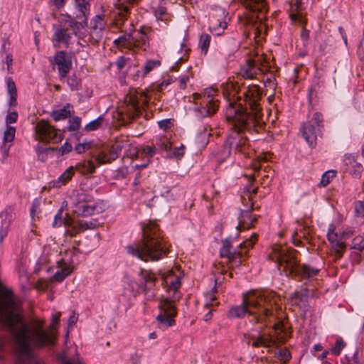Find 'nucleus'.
Here are the masks:
<instances>
[{
	"label": "nucleus",
	"instance_id": "774afa93",
	"mask_svg": "<svg viewBox=\"0 0 364 364\" xmlns=\"http://www.w3.org/2000/svg\"><path fill=\"white\" fill-rule=\"evenodd\" d=\"M109 154V159H113L114 161L118 158L119 155V152L117 151V150H114V148L111 146V147L108 150Z\"/></svg>",
	"mask_w": 364,
	"mask_h": 364
},
{
	"label": "nucleus",
	"instance_id": "f3484780",
	"mask_svg": "<svg viewBox=\"0 0 364 364\" xmlns=\"http://www.w3.org/2000/svg\"><path fill=\"white\" fill-rule=\"evenodd\" d=\"M250 297H244L242 304L232 307L229 310V316L231 318H242L247 312L253 314V312L249 309V306H254L255 308H258L259 314L264 315L266 317L269 316L272 314V312L266 307L262 306L259 301H250L248 300Z\"/></svg>",
	"mask_w": 364,
	"mask_h": 364
},
{
	"label": "nucleus",
	"instance_id": "c9c22d12",
	"mask_svg": "<svg viewBox=\"0 0 364 364\" xmlns=\"http://www.w3.org/2000/svg\"><path fill=\"white\" fill-rule=\"evenodd\" d=\"M336 176V171L333 170H329L326 171L321 177L320 185L323 187H326L330 183L331 180Z\"/></svg>",
	"mask_w": 364,
	"mask_h": 364
},
{
	"label": "nucleus",
	"instance_id": "052dcab7",
	"mask_svg": "<svg viewBox=\"0 0 364 364\" xmlns=\"http://www.w3.org/2000/svg\"><path fill=\"white\" fill-rule=\"evenodd\" d=\"M90 148V144H78L76 146H75V151L78 153V154H82L83 152H85L87 149H88Z\"/></svg>",
	"mask_w": 364,
	"mask_h": 364
},
{
	"label": "nucleus",
	"instance_id": "393cba45",
	"mask_svg": "<svg viewBox=\"0 0 364 364\" xmlns=\"http://www.w3.org/2000/svg\"><path fill=\"white\" fill-rule=\"evenodd\" d=\"M301 131L305 141L310 146L314 147L316 144V134L321 131H317V127L311 124V122H307L302 124Z\"/></svg>",
	"mask_w": 364,
	"mask_h": 364
},
{
	"label": "nucleus",
	"instance_id": "6e6d98bb",
	"mask_svg": "<svg viewBox=\"0 0 364 364\" xmlns=\"http://www.w3.org/2000/svg\"><path fill=\"white\" fill-rule=\"evenodd\" d=\"M63 223V210H60L58 213L55 215L54 221H53V227L60 226Z\"/></svg>",
	"mask_w": 364,
	"mask_h": 364
},
{
	"label": "nucleus",
	"instance_id": "6e6552de",
	"mask_svg": "<svg viewBox=\"0 0 364 364\" xmlns=\"http://www.w3.org/2000/svg\"><path fill=\"white\" fill-rule=\"evenodd\" d=\"M87 26V22L80 23L75 21L70 16L64 22L56 26H54V33L52 36V42L55 48H60L61 46L68 47L71 43L73 36H77L82 38L80 30Z\"/></svg>",
	"mask_w": 364,
	"mask_h": 364
},
{
	"label": "nucleus",
	"instance_id": "a878e982",
	"mask_svg": "<svg viewBox=\"0 0 364 364\" xmlns=\"http://www.w3.org/2000/svg\"><path fill=\"white\" fill-rule=\"evenodd\" d=\"M304 0H289V18L292 21H302V16L300 14L303 9Z\"/></svg>",
	"mask_w": 364,
	"mask_h": 364
},
{
	"label": "nucleus",
	"instance_id": "f257e3e1",
	"mask_svg": "<svg viewBox=\"0 0 364 364\" xmlns=\"http://www.w3.org/2000/svg\"><path fill=\"white\" fill-rule=\"evenodd\" d=\"M14 298L0 297V323L7 328L15 338L17 354L15 364H26L23 358H27L30 364H43L33 353L32 346L42 348L54 345L55 336L40 328L32 331L16 309Z\"/></svg>",
	"mask_w": 364,
	"mask_h": 364
},
{
	"label": "nucleus",
	"instance_id": "c85d7f7f",
	"mask_svg": "<svg viewBox=\"0 0 364 364\" xmlns=\"http://www.w3.org/2000/svg\"><path fill=\"white\" fill-rule=\"evenodd\" d=\"M71 108L72 106L70 104H67L63 108L53 111L51 117L55 122L65 119L70 116Z\"/></svg>",
	"mask_w": 364,
	"mask_h": 364
},
{
	"label": "nucleus",
	"instance_id": "58836bf2",
	"mask_svg": "<svg viewBox=\"0 0 364 364\" xmlns=\"http://www.w3.org/2000/svg\"><path fill=\"white\" fill-rule=\"evenodd\" d=\"M336 227L334 225L331 224L328 227L327 237L331 244L335 242L342 238V236H339L335 231Z\"/></svg>",
	"mask_w": 364,
	"mask_h": 364
},
{
	"label": "nucleus",
	"instance_id": "7c9ffc66",
	"mask_svg": "<svg viewBox=\"0 0 364 364\" xmlns=\"http://www.w3.org/2000/svg\"><path fill=\"white\" fill-rule=\"evenodd\" d=\"M154 16L158 21H164L167 23L171 21V17L167 13L166 9L164 6H158L154 10Z\"/></svg>",
	"mask_w": 364,
	"mask_h": 364
},
{
	"label": "nucleus",
	"instance_id": "9d476101",
	"mask_svg": "<svg viewBox=\"0 0 364 364\" xmlns=\"http://www.w3.org/2000/svg\"><path fill=\"white\" fill-rule=\"evenodd\" d=\"M241 4L249 12L255 16H247L242 23L247 26L255 28V34L260 32L259 26H265L266 14L268 12V5L266 0H240Z\"/></svg>",
	"mask_w": 364,
	"mask_h": 364
},
{
	"label": "nucleus",
	"instance_id": "864d4df0",
	"mask_svg": "<svg viewBox=\"0 0 364 364\" xmlns=\"http://www.w3.org/2000/svg\"><path fill=\"white\" fill-rule=\"evenodd\" d=\"M117 9L119 10L118 14L122 17V18H124L126 15L129 11V6L123 4H119Z\"/></svg>",
	"mask_w": 364,
	"mask_h": 364
},
{
	"label": "nucleus",
	"instance_id": "9b49d317",
	"mask_svg": "<svg viewBox=\"0 0 364 364\" xmlns=\"http://www.w3.org/2000/svg\"><path fill=\"white\" fill-rule=\"evenodd\" d=\"M216 92L217 90L215 89L208 88L201 94L195 93L193 95L195 104H199V107L196 110L200 117H211L217 112L219 107V101L214 97Z\"/></svg>",
	"mask_w": 364,
	"mask_h": 364
},
{
	"label": "nucleus",
	"instance_id": "ea45409f",
	"mask_svg": "<svg viewBox=\"0 0 364 364\" xmlns=\"http://www.w3.org/2000/svg\"><path fill=\"white\" fill-rule=\"evenodd\" d=\"M352 248L359 252H364V237L363 236H357L352 241Z\"/></svg>",
	"mask_w": 364,
	"mask_h": 364
},
{
	"label": "nucleus",
	"instance_id": "473e14b6",
	"mask_svg": "<svg viewBox=\"0 0 364 364\" xmlns=\"http://www.w3.org/2000/svg\"><path fill=\"white\" fill-rule=\"evenodd\" d=\"M211 37L209 34L203 33L200 36L199 41V47L201 50V52L204 54H206L208 50V48L210 46Z\"/></svg>",
	"mask_w": 364,
	"mask_h": 364
},
{
	"label": "nucleus",
	"instance_id": "09e8293b",
	"mask_svg": "<svg viewBox=\"0 0 364 364\" xmlns=\"http://www.w3.org/2000/svg\"><path fill=\"white\" fill-rule=\"evenodd\" d=\"M156 146L155 144L151 146H146L142 149V154H144L148 158L152 157L156 152Z\"/></svg>",
	"mask_w": 364,
	"mask_h": 364
},
{
	"label": "nucleus",
	"instance_id": "49530a36",
	"mask_svg": "<svg viewBox=\"0 0 364 364\" xmlns=\"http://www.w3.org/2000/svg\"><path fill=\"white\" fill-rule=\"evenodd\" d=\"M355 214L357 217L364 218V200H357L354 203Z\"/></svg>",
	"mask_w": 364,
	"mask_h": 364
},
{
	"label": "nucleus",
	"instance_id": "e433bc0d",
	"mask_svg": "<svg viewBox=\"0 0 364 364\" xmlns=\"http://www.w3.org/2000/svg\"><path fill=\"white\" fill-rule=\"evenodd\" d=\"M309 122L317 127V131H321L323 128V117L320 112H315Z\"/></svg>",
	"mask_w": 364,
	"mask_h": 364
},
{
	"label": "nucleus",
	"instance_id": "2f4dec72",
	"mask_svg": "<svg viewBox=\"0 0 364 364\" xmlns=\"http://www.w3.org/2000/svg\"><path fill=\"white\" fill-rule=\"evenodd\" d=\"M161 65V61L159 60H148L143 66V74L142 77H146L151 71L154 68H158Z\"/></svg>",
	"mask_w": 364,
	"mask_h": 364
},
{
	"label": "nucleus",
	"instance_id": "b1692460",
	"mask_svg": "<svg viewBox=\"0 0 364 364\" xmlns=\"http://www.w3.org/2000/svg\"><path fill=\"white\" fill-rule=\"evenodd\" d=\"M346 169L355 178H360L363 171V165L357 161L355 155L347 154L344 156Z\"/></svg>",
	"mask_w": 364,
	"mask_h": 364
},
{
	"label": "nucleus",
	"instance_id": "1a4fd4ad",
	"mask_svg": "<svg viewBox=\"0 0 364 364\" xmlns=\"http://www.w3.org/2000/svg\"><path fill=\"white\" fill-rule=\"evenodd\" d=\"M257 240V235L254 233L249 239L238 245L237 249H234L230 242L225 240L220 251V256L226 258L232 267H239L245 261L249 249L252 247Z\"/></svg>",
	"mask_w": 364,
	"mask_h": 364
},
{
	"label": "nucleus",
	"instance_id": "5fc2aeb1",
	"mask_svg": "<svg viewBox=\"0 0 364 364\" xmlns=\"http://www.w3.org/2000/svg\"><path fill=\"white\" fill-rule=\"evenodd\" d=\"M159 127L166 131V129H169L172 124H173V122H172V120L171 119H163V120H161L159 122Z\"/></svg>",
	"mask_w": 364,
	"mask_h": 364
},
{
	"label": "nucleus",
	"instance_id": "69168bd1",
	"mask_svg": "<svg viewBox=\"0 0 364 364\" xmlns=\"http://www.w3.org/2000/svg\"><path fill=\"white\" fill-rule=\"evenodd\" d=\"M1 154H2V157L1 159V161L2 163H4L9 155V148H7L4 146L1 148Z\"/></svg>",
	"mask_w": 364,
	"mask_h": 364
},
{
	"label": "nucleus",
	"instance_id": "f03ea898",
	"mask_svg": "<svg viewBox=\"0 0 364 364\" xmlns=\"http://www.w3.org/2000/svg\"><path fill=\"white\" fill-rule=\"evenodd\" d=\"M226 118L231 123L232 132L224 144V156L228 157L233 153L235 155L247 157L249 142L247 136H243L242 132L248 131L250 133H259L263 127L259 122L261 116H247L240 110L230 108L226 111Z\"/></svg>",
	"mask_w": 364,
	"mask_h": 364
},
{
	"label": "nucleus",
	"instance_id": "7ed1b4c3",
	"mask_svg": "<svg viewBox=\"0 0 364 364\" xmlns=\"http://www.w3.org/2000/svg\"><path fill=\"white\" fill-rule=\"evenodd\" d=\"M225 98L229 102L230 108L255 117L262 116L259 100L261 92L257 85H245L238 82L228 81L221 86Z\"/></svg>",
	"mask_w": 364,
	"mask_h": 364
},
{
	"label": "nucleus",
	"instance_id": "a211bd4d",
	"mask_svg": "<svg viewBox=\"0 0 364 364\" xmlns=\"http://www.w3.org/2000/svg\"><path fill=\"white\" fill-rule=\"evenodd\" d=\"M248 343L254 347L264 346L268 348L272 343V338L269 334L262 332V326H256L251 329L247 334Z\"/></svg>",
	"mask_w": 364,
	"mask_h": 364
},
{
	"label": "nucleus",
	"instance_id": "20e7f679",
	"mask_svg": "<svg viewBox=\"0 0 364 364\" xmlns=\"http://www.w3.org/2000/svg\"><path fill=\"white\" fill-rule=\"evenodd\" d=\"M168 247L157 223L149 222L143 228L142 242L128 246L127 251L141 260L156 261L167 255Z\"/></svg>",
	"mask_w": 364,
	"mask_h": 364
},
{
	"label": "nucleus",
	"instance_id": "dca6fc26",
	"mask_svg": "<svg viewBox=\"0 0 364 364\" xmlns=\"http://www.w3.org/2000/svg\"><path fill=\"white\" fill-rule=\"evenodd\" d=\"M159 314L156 316V321L161 326L170 327L174 325L173 317L176 315V309L173 302L166 297L160 301Z\"/></svg>",
	"mask_w": 364,
	"mask_h": 364
},
{
	"label": "nucleus",
	"instance_id": "680f3d73",
	"mask_svg": "<svg viewBox=\"0 0 364 364\" xmlns=\"http://www.w3.org/2000/svg\"><path fill=\"white\" fill-rule=\"evenodd\" d=\"M189 81L188 75H183L179 79V87L182 90H185L186 88L187 82Z\"/></svg>",
	"mask_w": 364,
	"mask_h": 364
},
{
	"label": "nucleus",
	"instance_id": "423d86ee",
	"mask_svg": "<svg viewBox=\"0 0 364 364\" xmlns=\"http://www.w3.org/2000/svg\"><path fill=\"white\" fill-rule=\"evenodd\" d=\"M274 72L270 58L264 53L257 54L253 58L247 59L246 63L240 69V74L242 78L249 80L257 78L259 75L269 73L270 76L267 78L264 77L262 80L267 90L269 88L272 92L275 90L277 86L275 78L273 76Z\"/></svg>",
	"mask_w": 364,
	"mask_h": 364
},
{
	"label": "nucleus",
	"instance_id": "bb28decb",
	"mask_svg": "<svg viewBox=\"0 0 364 364\" xmlns=\"http://www.w3.org/2000/svg\"><path fill=\"white\" fill-rule=\"evenodd\" d=\"M74 166L68 167L58 178L54 181V185L56 187H60L61 186L65 185L68 183L73 177L75 174Z\"/></svg>",
	"mask_w": 364,
	"mask_h": 364
},
{
	"label": "nucleus",
	"instance_id": "72a5a7b5",
	"mask_svg": "<svg viewBox=\"0 0 364 364\" xmlns=\"http://www.w3.org/2000/svg\"><path fill=\"white\" fill-rule=\"evenodd\" d=\"M76 7L78 11L81 13V14L85 18V20L83 21L87 22V15L88 14V11L90 9V4L85 0H75Z\"/></svg>",
	"mask_w": 364,
	"mask_h": 364
},
{
	"label": "nucleus",
	"instance_id": "412c9836",
	"mask_svg": "<svg viewBox=\"0 0 364 364\" xmlns=\"http://www.w3.org/2000/svg\"><path fill=\"white\" fill-rule=\"evenodd\" d=\"M225 11L223 9H217L214 11L210 18V29L216 35H220L227 27V23L224 20Z\"/></svg>",
	"mask_w": 364,
	"mask_h": 364
},
{
	"label": "nucleus",
	"instance_id": "bf43d9fd",
	"mask_svg": "<svg viewBox=\"0 0 364 364\" xmlns=\"http://www.w3.org/2000/svg\"><path fill=\"white\" fill-rule=\"evenodd\" d=\"M278 357L282 360H288L291 358L290 353L286 350H280L277 353Z\"/></svg>",
	"mask_w": 364,
	"mask_h": 364
},
{
	"label": "nucleus",
	"instance_id": "f8f14e48",
	"mask_svg": "<svg viewBox=\"0 0 364 364\" xmlns=\"http://www.w3.org/2000/svg\"><path fill=\"white\" fill-rule=\"evenodd\" d=\"M114 43L121 50H134L135 48L146 50L148 46V37L142 30H140L135 34L126 33L120 36L114 41Z\"/></svg>",
	"mask_w": 364,
	"mask_h": 364
},
{
	"label": "nucleus",
	"instance_id": "ddd939ff",
	"mask_svg": "<svg viewBox=\"0 0 364 364\" xmlns=\"http://www.w3.org/2000/svg\"><path fill=\"white\" fill-rule=\"evenodd\" d=\"M35 139L45 143H60L63 138L60 130L45 119L39 120L35 126Z\"/></svg>",
	"mask_w": 364,
	"mask_h": 364
},
{
	"label": "nucleus",
	"instance_id": "13d9d810",
	"mask_svg": "<svg viewBox=\"0 0 364 364\" xmlns=\"http://www.w3.org/2000/svg\"><path fill=\"white\" fill-rule=\"evenodd\" d=\"M185 146L181 144L179 147H176L173 151V156L177 158H181L184 155Z\"/></svg>",
	"mask_w": 364,
	"mask_h": 364
},
{
	"label": "nucleus",
	"instance_id": "a19ab883",
	"mask_svg": "<svg viewBox=\"0 0 364 364\" xmlns=\"http://www.w3.org/2000/svg\"><path fill=\"white\" fill-rule=\"evenodd\" d=\"M16 129L14 127H8L4 133L3 142H12L15 137Z\"/></svg>",
	"mask_w": 364,
	"mask_h": 364
},
{
	"label": "nucleus",
	"instance_id": "6ab92c4d",
	"mask_svg": "<svg viewBox=\"0 0 364 364\" xmlns=\"http://www.w3.org/2000/svg\"><path fill=\"white\" fill-rule=\"evenodd\" d=\"M104 18V15H96L92 19L90 23V34L87 40H85V41H89L92 44L99 42L102 37V31L106 26V21Z\"/></svg>",
	"mask_w": 364,
	"mask_h": 364
},
{
	"label": "nucleus",
	"instance_id": "4468645a",
	"mask_svg": "<svg viewBox=\"0 0 364 364\" xmlns=\"http://www.w3.org/2000/svg\"><path fill=\"white\" fill-rule=\"evenodd\" d=\"M102 211V208L97 205L94 198L89 195H79L74 206V212L81 216H90Z\"/></svg>",
	"mask_w": 364,
	"mask_h": 364
},
{
	"label": "nucleus",
	"instance_id": "aec40b11",
	"mask_svg": "<svg viewBox=\"0 0 364 364\" xmlns=\"http://www.w3.org/2000/svg\"><path fill=\"white\" fill-rule=\"evenodd\" d=\"M181 274H175L173 270H168L162 274V285L169 294H175L181 287Z\"/></svg>",
	"mask_w": 364,
	"mask_h": 364
},
{
	"label": "nucleus",
	"instance_id": "f704fd0d",
	"mask_svg": "<svg viewBox=\"0 0 364 364\" xmlns=\"http://www.w3.org/2000/svg\"><path fill=\"white\" fill-rule=\"evenodd\" d=\"M104 117L102 116L98 117L97 119L91 121L85 127V130L87 132H92L98 129L104 122Z\"/></svg>",
	"mask_w": 364,
	"mask_h": 364
},
{
	"label": "nucleus",
	"instance_id": "5701e85b",
	"mask_svg": "<svg viewBox=\"0 0 364 364\" xmlns=\"http://www.w3.org/2000/svg\"><path fill=\"white\" fill-rule=\"evenodd\" d=\"M54 60L58 65L60 77H65L72 67L71 60L66 56V53L63 50L58 51L54 56Z\"/></svg>",
	"mask_w": 364,
	"mask_h": 364
},
{
	"label": "nucleus",
	"instance_id": "4d7b16f0",
	"mask_svg": "<svg viewBox=\"0 0 364 364\" xmlns=\"http://www.w3.org/2000/svg\"><path fill=\"white\" fill-rule=\"evenodd\" d=\"M68 0H50V4L54 6L57 9H62Z\"/></svg>",
	"mask_w": 364,
	"mask_h": 364
},
{
	"label": "nucleus",
	"instance_id": "c03bdc74",
	"mask_svg": "<svg viewBox=\"0 0 364 364\" xmlns=\"http://www.w3.org/2000/svg\"><path fill=\"white\" fill-rule=\"evenodd\" d=\"M331 245L333 250L339 255V257H341L342 254L346 250V245L345 242L343 241V238L340 239L339 240L335 242H333Z\"/></svg>",
	"mask_w": 364,
	"mask_h": 364
},
{
	"label": "nucleus",
	"instance_id": "2eb2a0df",
	"mask_svg": "<svg viewBox=\"0 0 364 364\" xmlns=\"http://www.w3.org/2000/svg\"><path fill=\"white\" fill-rule=\"evenodd\" d=\"M247 196L250 202V207L245 210H242L239 216V223L237 228L238 230H247L254 227L255 223L257 221V218L256 215L252 214V210L254 209V203L252 202V194L255 195L257 192V188H253L251 186L246 188Z\"/></svg>",
	"mask_w": 364,
	"mask_h": 364
},
{
	"label": "nucleus",
	"instance_id": "0e129e2a",
	"mask_svg": "<svg viewBox=\"0 0 364 364\" xmlns=\"http://www.w3.org/2000/svg\"><path fill=\"white\" fill-rule=\"evenodd\" d=\"M127 60L124 57L120 56L117 58L116 61V65L118 68V69L122 70L124 65H126Z\"/></svg>",
	"mask_w": 364,
	"mask_h": 364
},
{
	"label": "nucleus",
	"instance_id": "8fccbe9b",
	"mask_svg": "<svg viewBox=\"0 0 364 364\" xmlns=\"http://www.w3.org/2000/svg\"><path fill=\"white\" fill-rule=\"evenodd\" d=\"M6 85H7V91H8L9 96L17 95V90H16V87L15 82L11 79L8 80Z\"/></svg>",
	"mask_w": 364,
	"mask_h": 364
},
{
	"label": "nucleus",
	"instance_id": "338daca9",
	"mask_svg": "<svg viewBox=\"0 0 364 364\" xmlns=\"http://www.w3.org/2000/svg\"><path fill=\"white\" fill-rule=\"evenodd\" d=\"M39 211V203L38 201H34L32 203L31 208V215L33 218L36 213Z\"/></svg>",
	"mask_w": 364,
	"mask_h": 364
},
{
	"label": "nucleus",
	"instance_id": "c756f323",
	"mask_svg": "<svg viewBox=\"0 0 364 364\" xmlns=\"http://www.w3.org/2000/svg\"><path fill=\"white\" fill-rule=\"evenodd\" d=\"M155 146L157 149L167 151L170 149L171 143L166 136L163 135L156 139Z\"/></svg>",
	"mask_w": 364,
	"mask_h": 364
},
{
	"label": "nucleus",
	"instance_id": "0eeeda50",
	"mask_svg": "<svg viewBox=\"0 0 364 364\" xmlns=\"http://www.w3.org/2000/svg\"><path fill=\"white\" fill-rule=\"evenodd\" d=\"M172 77L168 76L163 81L157 85H153L151 90H146L144 92H133L126 95L124 103L127 105V110L124 111L127 117L132 119L137 117L144 109L149 100L152 96L153 91L161 92L166 87L173 82Z\"/></svg>",
	"mask_w": 364,
	"mask_h": 364
},
{
	"label": "nucleus",
	"instance_id": "e2e57ef3",
	"mask_svg": "<svg viewBox=\"0 0 364 364\" xmlns=\"http://www.w3.org/2000/svg\"><path fill=\"white\" fill-rule=\"evenodd\" d=\"M358 55L360 60H364V38L360 41L358 48Z\"/></svg>",
	"mask_w": 364,
	"mask_h": 364
},
{
	"label": "nucleus",
	"instance_id": "39448f33",
	"mask_svg": "<svg viewBox=\"0 0 364 364\" xmlns=\"http://www.w3.org/2000/svg\"><path fill=\"white\" fill-rule=\"evenodd\" d=\"M298 252L286 245H274L269 258L277 262L279 269L283 271L287 276H300L302 278H310L319 272V269L309 264H299Z\"/></svg>",
	"mask_w": 364,
	"mask_h": 364
},
{
	"label": "nucleus",
	"instance_id": "603ef678",
	"mask_svg": "<svg viewBox=\"0 0 364 364\" xmlns=\"http://www.w3.org/2000/svg\"><path fill=\"white\" fill-rule=\"evenodd\" d=\"M18 113L17 112H9L6 117V124H14L16 123L18 119Z\"/></svg>",
	"mask_w": 364,
	"mask_h": 364
},
{
	"label": "nucleus",
	"instance_id": "3c124183",
	"mask_svg": "<svg viewBox=\"0 0 364 364\" xmlns=\"http://www.w3.org/2000/svg\"><path fill=\"white\" fill-rule=\"evenodd\" d=\"M12 289L6 287L0 281V296H13Z\"/></svg>",
	"mask_w": 364,
	"mask_h": 364
},
{
	"label": "nucleus",
	"instance_id": "cd10ccee",
	"mask_svg": "<svg viewBox=\"0 0 364 364\" xmlns=\"http://www.w3.org/2000/svg\"><path fill=\"white\" fill-rule=\"evenodd\" d=\"M74 168L82 174H88L95 172V166L92 161L89 160L77 164Z\"/></svg>",
	"mask_w": 364,
	"mask_h": 364
},
{
	"label": "nucleus",
	"instance_id": "4be33fe9",
	"mask_svg": "<svg viewBox=\"0 0 364 364\" xmlns=\"http://www.w3.org/2000/svg\"><path fill=\"white\" fill-rule=\"evenodd\" d=\"M57 267L58 270L53 276L52 280L58 282H63L75 269L73 264L65 259H60L57 262Z\"/></svg>",
	"mask_w": 364,
	"mask_h": 364
},
{
	"label": "nucleus",
	"instance_id": "a18cd8bd",
	"mask_svg": "<svg viewBox=\"0 0 364 364\" xmlns=\"http://www.w3.org/2000/svg\"><path fill=\"white\" fill-rule=\"evenodd\" d=\"M344 347L345 343L341 338H339L336 340L335 345L331 348V352L333 354L338 355Z\"/></svg>",
	"mask_w": 364,
	"mask_h": 364
},
{
	"label": "nucleus",
	"instance_id": "79ce46f5",
	"mask_svg": "<svg viewBox=\"0 0 364 364\" xmlns=\"http://www.w3.org/2000/svg\"><path fill=\"white\" fill-rule=\"evenodd\" d=\"M81 125V118L79 117H74L69 119L68 131L73 132L80 129Z\"/></svg>",
	"mask_w": 364,
	"mask_h": 364
},
{
	"label": "nucleus",
	"instance_id": "de8ad7c7",
	"mask_svg": "<svg viewBox=\"0 0 364 364\" xmlns=\"http://www.w3.org/2000/svg\"><path fill=\"white\" fill-rule=\"evenodd\" d=\"M272 292L269 291L267 289H250L247 292L243 294V296H251L257 294V296H267L268 294H270Z\"/></svg>",
	"mask_w": 364,
	"mask_h": 364
},
{
	"label": "nucleus",
	"instance_id": "37998d69",
	"mask_svg": "<svg viewBox=\"0 0 364 364\" xmlns=\"http://www.w3.org/2000/svg\"><path fill=\"white\" fill-rule=\"evenodd\" d=\"M314 287L311 284H306L301 288L300 291H298L295 294V296H314Z\"/></svg>",
	"mask_w": 364,
	"mask_h": 364
},
{
	"label": "nucleus",
	"instance_id": "4c0bfd02",
	"mask_svg": "<svg viewBox=\"0 0 364 364\" xmlns=\"http://www.w3.org/2000/svg\"><path fill=\"white\" fill-rule=\"evenodd\" d=\"M96 161L98 164V165L105 164L107 163H110L113 159H109V151L102 150L100 151V153L96 156Z\"/></svg>",
	"mask_w": 364,
	"mask_h": 364
}]
</instances>
